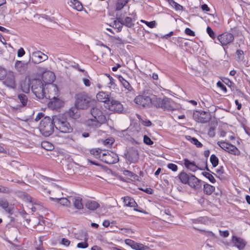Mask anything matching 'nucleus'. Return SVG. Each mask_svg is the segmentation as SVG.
I'll return each instance as SVG.
<instances>
[{
    "instance_id": "1",
    "label": "nucleus",
    "mask_w": 250,
    "mask_h": 250,
    "mask_svg": "<svg viewBox=\"0 0 250 250\" xmlns=\"http://www.w3.org/2000/svg\"><path fill=\"white\" fill-rule=\"evenodd\" d=\"M90 114L93 118L89 119L86 121L88 126L96 128L101 126L102 124L105 123L106 118L103 111L97 107H91Z\"/></svg>"
},
{
    "instance_id": "2",
    "label": "nucleus",
    "mask_w": 250,
    "mask_h": 250,
    "mask_svg": "<svg viewBox=\"0 0 250 250\" xmlns=\"http://www.w3.org/2000/svg\"><path fill=\"white\" fill-rule=\"evenodd\" d=\"M75 106L81 109H87L94 106L96 101L85 92H81L76 94Z\"/></svg>"
},
{
    "instance_id": "3",
    "label": "nucleus",
    "mask_w": 250,
    "mask_h": 250,
    "mask_svg": "<svg viewBox=\"0 0 250 250\" xmlns=\"http://www.w3.org/2000/svg\"><path fill=\"white\" fill-rule=\"evenodd\" d=\"M55 125V117L52 119L46 116L41 121L39 128L40 132L43 136L48 137L53 132Z\"/></svg>"
},
{
    "instance_id": "4",
    "label": "nucleus",
    "mask_w": 250,
    "mask_h": 250,
    "mask_svg": "<svg viewBox=\"0 0 250 250\" xmlns=\"http://www.w3.org/2000/svg\"><path fill=\"white\" fill-rule=\"evenodd\" d=\"M153 106L161 108L164 110L172 111L176 109V104L171 99L165 97L163 99L155 97L153 100Z\"/></svg>"
},
{
    "instance_id": "5",
    "label": "nucleus",
    "mask_w": 250,
    "mask_h": 250,
    "mask_svg": "<svg viewBox=\"0 0 250 250\" xmlns=\"http://www.w3.org/2000/svg\"><path fill=\"white\" fill-rule=\"evenodd\" d=\"M55 127L61 132L69 133L73 131V128L67 121L64 115L55 116Z\"/></svg>"
},
{
    "instance_id": "6",
    "label": "nucleus",
    "mask_w": 250,
    "mask_h": 250,
    "mask_svg": "<svg viewBox=\"0 0 250 250\" xmlns=\"http://www.w3.org/2000/svg\"><path fill=\"white\" fill-rule=\"evenodd\" d=\"M31 89L37 97L44 98L46 92L42 81L39 79H35L32 82Z\"/></svg>"
},
{
    "instance_id": "7",
    "label": "nucleus",
    "mask_w": 250,
    "mask_h": 250,
    "mask_svg": "<svg viewBox=\"0 0 250 250\" xmlns=\"http://www.w3.org/2000/svg\"><path fill=\"white\" fill-rule=\"evenodd\" d=\"M155 97H156L154 96L153 97L150 98L146 95H139L135 98L134 102L140 106L143 107H149L150 104L153 105V101Z\"/></svg>"
},
{
    "instance_id": "8",
    "label": "nucleus",
    "mask_w": 250,
    "mask_h": 250,
    "mask_svg": "<svg viewBox=\"0 0 250 250\" xmlns=\"http://www.w3.org/2000/svg\"><path fill=\"white\" fill-rule=\"evenodd\" d=\"M101 160L105 163L113 164L117 163L119 159L118 155L115 153L110 151L104 150Z\"/></svg>"
},
{
    "instance_id": "9",
    "label": "nucleus",
    "mask_w": 250,
    "mask_h": 250,
    "mask_svg": "<svg viewBox=\"0 0 250 250\" xmlns=\"http://www.w3.org/2000/svg\"><path fill=\"white\" fill-rule=\"evenodd\" d=\"M193 119L197 122L206 123L210 119V115L209 112L200 111H196L193 114Z\"/></svg>"
},
{
    "instance_id": "10",
    "label": "nucleus",
    "mask_w": 250,
    "mask_h": 250,
    "mask_svg": "<svg viewBox=\"0 0 250 250\" xmlns=\"http://www.w3.org/2000/svg\"><path fill=\"white\" fill-rule=\"evenodd\" d=\"M16 74L12 71H6V75L3 83L7 87L14 88L16 86Z\"/></svg>"
},
{
    "instance_id": "11",
    "label": "nucleus",
    "mask_w": 250,
    "mask_h": 250,
    "mask_svg": "<svg viewBox=\"0 0 250 250\" xmlns=\"http://www.w3.org/2000/svg\"><path fill=\"white\" fill-rule=\"evenodd\" d=\"M44 98L50 100L48 103V106L52 109H57L62 105V101L55 96H51L46 94Z\"/></svg>"
},
{
    "instance_id": "12",
    "label": "nucleus",
    "mask_w": 250,
    "mask_h": 250,
    "mask_svg": "<svg viewBox=\"0 0 250 250\" xmlns=\"http://www.w3.org/2000/svg\"><path fill=\"white\" fill-rule=\"evenodd\" d=\"M108 109L114 112L121 113L123 112L124 107L120 102L111 99L108 104Z\"/></svg>"
},
{
    "instance_id": "13",
    "label": "nucleus",
    "mask_w": 250,
    "mask_h": 250,
    "mask_svg": "<svg viewBox=\"0 0 250 250\" xmlns=\"http://www.w3.org/2000/svg\"><path fill=\"white\" fill-rule=\"evenodd\" d=\"M217 144L222 149L228 152L229 153L235 155L238 154L239 150L235 146L232 145L228 143L221 141L218 142Z\"/></svg>"
},
{
    "instance_id": "14",
    "label": "nucleus",
    "mask_w": 250,
    "mask_h": 250,
    "mask_svg": "<svg viewBox=\"0 0 250 250\" xmlns=\"http://www.w3.org/2000/svg\"><path fill=\"white\" fill-rule=\"evenodd\" d=\"M218 41L221 43L222 46L227 45L234 40L233 34L228 32L223 33L217 37Z\"/></svg>"
},
{
    "instance_id": "15",
    "label": "nucleus",
    "mask_w": 250,
    "mask_h": 250,
    "mask_svg": "<svg viewBox=\"0 0 250 250\" xmlns=\"http://www.w3.org/2000/svg\"><path fill=\"white\" fill-rule=\"evenodd\" d=\"M32 61L35 64H38L47 60L48 56L40 51H35L32 54Z\"/></svg>"
},
{
    "instance_id": "16",
    "label": "nucleus",
    "mask_w": 250,
    "mask_h": 250,
    "mask_svg": "<svg viewBox=\"0 0 250 250\" xmlns=\"http://www.w3.org/2000/svg\"><path fill=\"white\" fill-rule=\"evenodd\" d=\"M59 194L55 197H50V199L57 203H59L62 206H67L70 204V201L66 198L62 197L61 190H58Z\"/></svg>"
},
{
    "instance_id": "17",
    "label": "nucleus",
    "mask_w": 250,
    "mask_h": 250,
    "mask_svg": "<svg viewBox=\"0 0 250 250\" xmlns=\"http://www.w3.org/2000/svg\"><path fill=\"white\" fill-rule=\"evenodd\" d=\"M28 67V63L21 61H16L14 65L15 70L20 74L25 73Z\"/></svg>"
},
{
    "instance_id": "18",
    "label": "nucleus",
    "mask_w": 250,
    "mask_h": 250,
    "mask_svg": "<svg viewBox=\"0 0 250 250\" xmlns=\"http://www.w3.org/2000/svg\"><path fill=\"white\" fill-rule=\"evenodd\" d=\"M126 158L130 163H137L139 160L138 150L133 147L130 148L126 155Z\"/></svg>"
},
{
    "instance_id": "19",
    "label": "nucleus",
    "mask_w": 250,
    "mask_h": 250,
    "mask_svg": "<svg viewBox=\"0 0 250 250\" xmlns=\"http://www.w3.org/2000/svg\"><path fill=\"white\" fill-rule=\"evenodd\" d=\"M231 241L234 246L237 248L239 250H243L247 244V242L243 239L235 236L232 237Z\"/></svg>"
},
{
    "instance_id": "20",
    "label": "nucleus",
    "mask_w": 250,
    "mask_h": 250,
    "mask_svg": "<svg viewBox=\"0 0 250 250\" xmlns=\"http://www.w3.org/2000/svg\"><path fill=\"white\" fill-rule=\"evenodd\" d=\"M0 207L9 214L14 213V207L13 205H9L7 200L4 198L0 199Z\"/></svg>"
},
{
    "instance_id": "21",
    "label": "nucleus",
    "mask_w": 250,
    "mask_h": 250,
    "mask_svg": "<svg viewBox=\"0 0 250 250\" xmlns=\"http://www.w3.org/2000/svg\"><path fill=\"white\" fill-rule=\"evenodd\" d=\"M55 79L54 74L50 71L44 73L42 76V79L45 83V86L46 84H51L54 82Z\"/></svg>"
},
{
    "instance_id": "22",
    "label": "nucleus",
    "mask_w": 250,
    "mask_h": 250,
    "mask_svg": "<svg viewBox=\"0 0 250 250\" xmlns=\"http://www.w3.org/2000/svg\"><path fill=\"white\" fill-rule=\"evenodd\" d=\"M188 184L194 189H198L201 187V180L198 179L194 175L190 174Z\"/></svg>"
},
{
    "instance_id": "23",
    "label": "nucleus",
    "mask_w": 250,
    "mask_h": 250,
    "mask_svg": "<svg viewBox=\"0 0 250 250\" xmlns=\"http://www.w3.org/2000/svg\"><path fill=\"white\" fill-rule=\"evenodd\" d=\"M97 100L100 102H103L108 104L110 101V97L107 93L101 91L96 95Z\"/></svg>"
},
{
    "instance_id": "24",
    "label": "nucleus",
    "mask_w": 250,
    "mask_h": 250,
    "mask_svg": "<svg viewBox=\"0 0 250 250\" xmlns=\"http://www.w3.org/2000/svg\"><path fill=\"white\" fill-rule=\"evenodd\" d=\"M79 108L76 106L71 108L67 112V114L70 118L74 119H77L80 117V114L79 111Z\"/></svg>"
},
{
    "instance_id": "25",
    "label": "nucleus",
    "mask_w": 250,
    "mask_h": 250,
    "mask_svg": "<svg viewBox=\"0 0 250 250\" xmlns=\"http://www.w3.org/2000/svg\"><path fill=\"white\" fill-rule=\"evenodd\" d=\"M117 20L119 22H122V24L125 25L127 27H131L134 25V23L132 22V18L129 17H126L123 20L121 17L117 18Z\"/></svg>"
},
{
    "instance_id": "26",
    "label": "nucleus",
    "mask_w": 250,
    "mask_h": 250,
    "mask_svg": "<svg viewBox=\"0 0 250 250\" xmlns=\"http://www.w3.org/2000/svg\"><path fill=\"white\" fill-rule=\"evenodd\" d=\"M184 161L185 166L190 170L193 172H195L198 168V167L193 162H191L187 159H185Z\"/></svg>"
},
{
    "instance_id": "27",
    "label": "nucleus",
    "mask_w": 250,
    "mask_h": 250,
    "mask_svg": "<svg viewBox=\"0 0 250 250\" xmlns=\"http://www.w3.org/2000/svg\"><path fill=\"white\" fill-rule=\"evenodd\" d=\"M123 198L124 199L125 206L134 208L137 206V204L135 200L130 197L126 196Z\"/></svg>"
},
{
    "instance_id": "28",
    "label": "nucleus",
    "mask_w": 250,
    "mask_h": 250,
    "mask_svg": "<svg viewBox=\"0 0 250 250\" xmlns=\"http://www.w3.org/2000/svg\"><path fill=\"white\" fill-rule=\"evenodd\" d=\"M85 207L89 210H95L100 207V205L97 202L92 200H88L85 203Z\"/></svg>"
},
{
    "instance_id": "29",
    "label": "nucleus",
    "mask_w": 250,
    "mask_h": 250,
    "mask_svg": "<svg viewBox=\"0 0 250 250\" xmlns=\"http://www.w3.org/2000/svg\"><path fill=\"white\" fill-rule=\"evenodd\" d=\"M178 177L180 181L184 184H186L189 183L190 175H188L184 171H182L178 175Z\"/></svg>"
},
{
    "instance_id": "30",
    "label": "nucleus",
    "mask_w": 250,
    "mask_h": 250,
    "mask_svg": "<svg viewBox=\"0 0 250 250\" xmlns=\"http://www.w3.org/2000/svg\"><path fill=\"white\" fill-rule=\"evenodd\" d=\"M72 201L75 208L78 209H81L83 208V204L82 202V199L80 197L72 198Z\"/></svg>"
},
{
    "instance_id": "31",
    "label": "nucleus",
    "mask_w": 250,
    "mask_h": 250,
    "mask_svg": "<svg viewBox=\"0 0 250 250\" xmlns=\"http://www.w3.org/2000/svg\"><path fill=\"white\" fill-rule=\"evenodd\" d=\"M118 80L122 83V85L127 90L130 91L132 89V87L130 83L126 81L122 76H118Z\"/></svg>"
},
{
    "instance_id": "32",
    "label": "nucleus",
    "mask_w": 250,
    "mask_h": 250,
    "mask_svg": "<svg viewBox=\"0 0 250 250\" xmlns=\"http://www.w3.org/2000/svg\"><path fill=\"white\" fill-rule=\"evenodd\" d=\"M204 193L207 195H210L215 190V187L208 184H205L203 188Z\"/></svg>"
},
{
    "instance_id": "33",
    "label": "nucleus",
    "mask_w": 250,
    "mask_h": 250,
    "mask_svg": "<svg viewBox=\"0 0 250 250\" xmlns=\"http://www.w3.org/2000/svg\"><path fill=\"white\" fill-rule=\"evenodd\" d=\"M129 0H117L116 3V10L119 11L128 2Z\"/></svg>"
},
{
    "instance_id": "34",
    "label": "nucleus",
    "mask_w": 250,
    "mask_h": 250,
    "mask_svg": "<svg viewBox=\"0 0 250 250\" xmlns=\"http://www.w3.org/2000/svg\"><path fill=\"white\" fill-rule=\"evenodd\" d=\"M90 153L92 155H93L95 158H99L100 160L102 159V156L103 155V152L104 151H102L101 149L99 148L97 149H92L90 150Z\"/></svg>"
},
{
    "instance_id": "35",
    "label": "nucleus",
    "mask_w": 250,
    "mask_h": 250,
    "mask_svg": "<svg viewBox=\"0 0 250 250\" xmlns=\"http://www.w3.org/2000/svg\"><path fill=\"white\" fill-rule=\"evenodd\" d=\"M18 99L21 103L22 106H25L28 102V98L26 95L24 94H19Z\"/></svg>"
},
{
    "instance_id": "36",
    "label": "nucleus",
    "mask_w": 250,
    "mask_h": 250,
    "mask_svg": "<svg viewBox=\"0 0 250 250\" xmlns=\"http://www.w3.org/2000/svg\"><path fill=\"white\" fill-rule=\"evenodd\" d=\"M132 248L136 250H147L149 249L147 246H144L142 244L138 243L135 242L133 244Z\"/></svg>"
},
{
    "instance_id": "37",
    "label": "nucleus",
    "mask_w": 250,
    "mask_h": 250,
    "mask_svg": "<svg viewBox=\"0 0 250 250\" xmlns=\"http://www.w3.org/2000/svg\"><path fill=\"white\" fill-rule=\"evenodd\" d=\"M187 139L192 144L195 145L197 147H200L202 146V144L198 141V140L194 138V137H191L190 136H188L186 137Z\"/></svg>"
},
{
    "instance_id": "38",
    "label": "nucleus",
    "mask_w": 250,
    "mask_h": 250,
    "mask_svg": "<svg viewBox=\"0 0 250 250\" xmlns=\"http://www.w3.org/2000/svg\"><path fill=\"white\" fill-rule=\"evenodd\" d=\"M167 1L176 10H183V7L176 2L174 0H167Z\"/></svg>"
},
{
    "instance_id": "39",
    "label": "nucleus",
    "mask_w": 250,
    "mask_h": 250,
    "mask_svg": "<svg viewBox=\"0 0 250 250\" xmlns=\"http://www.w3.org/2000/svg\"><path fill=\"white\" fill-rule=\"evenodd\" d=\"M71 3L73 5V7L78 11H81L83 9V5L82 3L77 0H72Z\"/></svg>"
},
{
    "instance_id": "40",
    "label": "nucleus",
    "mask_w": 250,
    "mask_h": 250,
    "mask_svg": "<svg viewBox=\"0 0 250 250\" xmlns=\"http://www.w3.org/2000/svg\"><path fill=\"white\" fill-rule=\"evenodd\" d=\"M116 16H117L116 19V20L114 22L113 27L117 29V30H118L117 31L118 32H119L122 30V27H123V25L122 24V22H119V21L118 20H117V18L119 17H118L117 15H116Z\"/></svg>"
},
{
    "instance_id": "41",
    "label": "nucleus",
    "mask_w": 250,
    "mask_h": 250,
    "mask_svg": "<svg viewBox=\"0 0 250 250\" xmlns=\"http://www.w3.org/2000/svg\"><path fill=\"white\" fill-rule=\"evenodd\" d=\"M42 146L48 150H51L54 148L53 146L50 143L46 141L42 143Z\"/></svg>"
},
{
    "instance_id": "42",
    "label": "nucleus",
    "mask_w": 250,
    "mask_h": 250,
    "mask_svg": "<svg viewBox=\"0 0 250 250\" xmlns=\"http://www.w3.org/2000/svg\"><path fill=\"white\" fill-rule=\"evenodd\" d=\"M210 161L212 164V165L213 167H216L218 164V158L214 154H212L210 157Z\"/></svg>"
},
{
    "instance_id": "43",
    "label": "nucleus",
    "mask_w": 250,
    "mask_h": 250,
    "mask_svg": "<svg viewBox=\"0 0 250 250\" xmlns=\"http://www.w3.org/2000/svg\"><path fill=\"white\" fill-rule=\"evenodd\" d=\"M202 174L207 178H208L212 183H214L216 182L214 177L209 172H202Z\"/></svg>"
},
{
    "instance_id": "44",
    "label": "nucleus",
    "mask_w": 250,
    "mask_h": 250,
    "mask_svg": "<svg viewBox=\"0 0 250 250\" xmlns=\"http://www.w3.org/2000/svg\"><path fill=\"white\" fill-rule=\"evenodd\" d=\"M194 229L199 230L200 232L203 233L204 234L207 236H214V234L210 231H206L205 230L197 229L195 227H193Z\"/></svg>"
},
{
    "instance_id": "45",
    "label": "nucleus",
    "mask_w": 250,
    "mask_h": 250,
    "mask_svg": "<svg viewBox=\"0 0 250 250\" xmlns=\"http://www.w3.org/2000/svg\"><path fill=\"white\" fill-rule=\"evenodd\" d=\"M21 90L25 93H29L30 91V86L28 83H24L21 85Z\"/></svg>"
},
{
    "instance_id": "46",
    "label": "nucleus",
    "mask_w": 250,
    "mask_h": 250,
    "mask_svg": "<svg viewBox=\"0 0 250 250\" xmlns=\"http://www.w3.org/2000/svg\"><path fill=\"white\" fill-rule=\"evenodd\" d=\"M207 32L208 33L209 37L211 38L212 39H214L215 38V34L209 26L207 27Z\"/></svg>"
},
{
    "instance_id": "47",
    "label": "nucleus",
    "mask_w": 250,
    "mask_h": 250,
    "mask_svg": "<svg viewBox=\"0 0 250 250\" xmlns=\"http://www.w3.org/2000/svg\"><path fill=\"white\" fill-rule=\"evenodd\" d=\"M113 40L116 43L119 44H124L125 42L124 40L122 39L119 37H113Z\"/></svg>"
},
{
    "instance_id": "48",
    "label": "nucleus",
    "mask_w": 250,
    "mask_h": 250,
    "mask_svg": "<svg viewBox=\"0 0 250 250\" xmlns=\"http://www.w3.org/2000/svg\"><path fill=\"white\" fill-rule=\"evenodd\" d=\"M142 22L145 23L149 27L151 28L155 27L156 24V22L154 21H146L142 20Z\"/></svg>"
},
{
    "instance_id": "49",
    "label": "nucleus",
    "mask_w": 250,
    "mask_h": 250,
    "mask_svg": "<svg viewBox=\"0 0 250 250\" xmlns=\"http://www.w3.org/2000/svg\"><path fill=\"white\" fill-rule=\"evenodd\" d=\"M123 174L125 176H129V177H133V178H135L136 177H137V176L134 174V173L129 171V170H125L123 171Z\"/></svg>"
},
{
    "instance_id": "50",
    "label": "nucleus",
    "mask_w": 250,
    "mask_h": 250,
    "mask_svg": "<svg viewBox=\"0 0 250 250\" xmlns=\"http://www.w3.org/2000/svg\"><path fill=\"white\" fill-rule=\"evenodd\" d=\"M168 168L171 169L173 171H176L178 170V167L176 165L173 163H169L167 165Z\"/></svg>"
},
{
    "instance_id": "51",
    "label": "nucleus",
    "mask_w": 250,
    "mask_h": 250,
    "mask_svg": "<svg viewBox=\"0 0 250 250\" xmlns=\"http://www.w3.org/2000/svg\"><path fill=\"white\" fill-rule=\"evenodd\" d=\"M144 142L148 145H151L153 144V142L146 135L144 136Z\"/></svg>"
},
{
    "instance_id": "52",
    "label": "nucleus",
    "mask_w": 250,
    "mask_h": 250,
    "mask_svg": "<svg viewBox=\"0 0 250 250\" xmlns=\"http://www.w3.org/2000/svg\"><path fill=\"white\" fill-rule=\"evenodd\" d=\"M114 143V140L112 138L104 140V145L107 146H110Z\"/></svg>"
},
{
    "instance_id": "53",
    "label": "nucleus",
    "mask_w": 250,
    "mask_h": 250,
    "mask_svg": "<svg viewBox=\"0 0 250 250\" xmlns=\"http://www.w3.org/2000/svg\"><path fill=\"white\" fill-rule=\"evenodd\" d=\"M243 51L241 50H237L236 52V54L237 56V61L242 60L243 58Z\"/></svg>"
},
{
    "instance_id": "54",
    "label": "nucleus",
    "mask_w": 250,
    "mask_h": 250,
    "mask_svg": "<svg viewBox=\"0 0 250 250\" xmlns=\"http://www.w3.org/2000/svg\"><path fill=\"white\" fill-rule=\"evenodd\" d=\"M217 85L218 87L222 89L225 92L227 91V89L226 86L220 81H219L217 83Z\"/></svg>"
},
{
    "instance_id": "55",
    "label": "nucleus",
    "mask_w": 250,
    "mask_h": 250,
    "mask_svg": "<svg viewBox=\"0 0 250 250\" xmlns=\"http://www.w3.org/2000/svg\"><path fill=\"white\" fill-rule=\"evenodd\" d=\"M25 52L24 49L22 47H21L19 49H18L17 52V55L18 57H22L25 55Z\"/></svg>"
},
{
    "instance_id": "56",
    "label": "nucleus",
    "mask_w": 250,
    "mask_h": 250,
    "mask_svg": "<svg viewBox=\"0 0 250 250\" xmlns=\"http://www.w3.org/2000/svg\"><path fill=\"white\" fill-rule=\"evenodd\" d=\"M33 202H32L31 203H32L33 206H35L38 207V208H42V203L39 201H37V200L33 199Z\"/></svg>"
},
{
    "instance_id": "57",
    "label": "nucleus",
    "mask_w": 250,
    "mask_h": 250,
    "mask_svg": "<svg viewBox=\"0 0 250 250\" xmlns=\"http://www.w3.org/2000/svg\"><path fill=\"white\" fill-rule=\"evenodd\" d=\"M77 246L79 248L84 249V248H86L88 247V244L87 243H86L85 242H81V243H79L77 244Z\"/></svg>"
},
{
    "instance_id": "58",
    "label": "nucleus",
    "mask_w": 250,
    "mask_h": 250,
    "mask_svg": "<svg viewBox=\"0 0 250 250\" xmlns=\"http://www.w3.org/2000/svg\"><path fill=\"white\" fill-rule=\"evenodd\" d=\"M6 75V70L0 68V80H4Z\"/></svg>"
},
{
    "instance_id": "59",
    "label": "nucleus",
    "mask_w": 250,
    "mask_h": 250,
    "mask_svg": "<svg viewBox=\"0 0 250 250\" xmlns=\"http://www.w3.org/2000/svg\"><path fill=\"white\" fill-rule=\"evenodd\" d=\"M185 33L189 36H195V33L192 30H191L190 29H189L188 28H187L185 29Z\"/></svg>"
},
{
    "instance_id": "60",
    "label": "nucleus",
    "mask_w": 250,
    "mask_h": 250,
    "mask_svg": "<svg viewBox=\"0 0 250 250\" xmlns=\"http://www.w3.org/2000/svg\"><path fill=\"white\" fill-rule=\"evenodd\" d=\"M70 241L66 238H62V240L61 244L66 247H68L70 245Z\"/></svg>"
},
{
    "instance_id": "61",
    "label": "nucleus",
    "mask_w": 250,
    "mask_h": 250,
    "mask_svg": "<svg viewBox=\"0 0 250 250\" xmlns=\"http://www.w3.org/2000/svg\"><path fill=\"white\" fill-rule=\"evenodd\" d=\"M134 243H135V242L131 239H127L125 240V243L126 245L131 247V248L132 247Z\"/></svg>"
},
{
    "instance_id": "62",
    "label": "nucleus",
    "mask_w": 250,
    "mask_h": 250,
    "mask_svg": "<svg viewBox=\"0 0 250 250\" xmlns=\"http://www.w3.org/2000/svg\"><path fill=\"white\" fill-rule=\"evenodd\" d=\"M83 83L85 86L89 87L90 86L91 82L88 79H86V78H83Z\"/></svg>"
},
{
    "instance_id": "63",
    "label": "nucleus",
    "mask_w": 250,
    "mask_h": 250,
    "mask_svg": "<svg viewBox=\"0 0 250 250\" xmlns=\"http://www.w3.org/2000/svg\"><path fill=\"white\" fill-rule=\"evenodd\" d=\"M219 233H220V235H221L222 236H223L224 237H227L229 235V232L228 230H225V231L220 230Z\"/></svg>"
},
{
    "instance_id": "64",
    "label": "nucleus",
    "mask_w": 250,
    "mask_h": 250,
    "mask_svg": "<svg viewBox=\"0 0 250 250\" xmlns=\"http://www.w3.org/2000/svg\"><path fill=\"white\" fill-rule=\"evenodd\" d=\"M10 166L12 167H15L16 168H18L19 167L21 166V165L19 162L13 161L10 163Z\"/></svg>"
}]
</instances>
